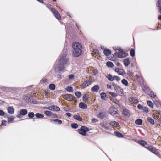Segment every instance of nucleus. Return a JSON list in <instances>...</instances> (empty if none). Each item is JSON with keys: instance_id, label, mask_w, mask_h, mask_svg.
I'll return each instance as SVG.
<instances>
[{"instance_id": "f257e3e1", "label": "nucleus", "mask_w": 161, "mask_h": 161, "mask_svg": "<svg viewBox=\"0 0 161 161\" xmlns=\"http://www.w3.org/2000/svg\"><path fill=\"white\" fill-rule=\"evenodd\" d=\"M73 49V56L75 57H78L82 53L81 45L77 42H75L72 44Z\"/></svg>"}, {"instance_id": "f03ea898", "label": "nucleus", "mask_w": 161, "mask_h": 161, "mask_svg": "<svg viewBox=\"0 0 161 161\" xmlns=\"http://www.w3.org/2000/svg\"><path fill=\"white\" fill-rule=\"evenodd\" d=\"M63 52H64V53L60 56L59 59V62L61 64H66L69 61V59L65 58L67 55V50L65 49L64 50Z\"/></svg>"}, {"instance_id": "7ed1b4c3", "label": "nucleus", "mask_w": 161, "mask_h": 161, "mask_svg": "<svg viewBox=\"0 0 161 161\" xmlns=\"http://www.w3.org/2000/svg\"><path fill=\"white\" fill-rule=\"evenodd\" d=\"M138 143L140 145L144 146V147L147 148V149L150 151H156L155 148L151 146H148L146 142L143 140H139L138 141Z\"/></svg>"}, {"instance_id": "20e7f679", "label": "nucleus", "mask_w": 161, "mask_h": 161, "mask_svg": "<svg viewBox=\"0 0 161 161\" xmlns=\"http://www.w3.org/2000/svg\"><path fill=\"white\" fill-rule=\"evenodd\" d=\"M89 130V128L84 126H82L80 129L78 130L79 133L83 136H85L86 132Z\"/></svg>"}, {"instance_id": "39448f33", "label": "nucleus", "mask_w": 161, "mask_h": 161, "mask_svg": "<svg viewBox=\"0 0 161 161\" xmlns=\"http://www.w3.org/2000/svg\"><path fill=\"white\" fill-rule=\"evenodd\" d=\"M119 51V52L118 53L117 57L119 58H122L126 57L127 56V54L123 50L120 48L118 49Z\"/></svg>"}, {"instance_id": "423d86ee", "label": "nucleus", "mask_w": 161, "mask_h": 161, "mask_svg": "<svg viewBox=\"0 0 161 161\" xmlns=\"http://www.w3.org/2000/svg\"><path fill=\"white\" fill-rule=\"evenodd\" d=\"M109 112L113 116H116L117 114V109L114 107H111L109 109Z\"/></svg>"}, {"instance_id": "0eeeda50", "label": "nucleus", "mask_w": 161, "mask_h": 161, "mask_svg": "<svg viewBox=\"0 0 161 161\" xmlns=\"http://www.w3.org/2000/svg\"><path fill=\"white\" fill-rule=\"evenodd\" d=\"M51 12L53 13L55 17L58 19H61V17L59 13L57 11L55 10L54 8H51Z\"/></svg>"}, {"instance_id": "6e6552de", "label": "nucleus", "mask_w": 161, "mask_h": 161, "mask_svg": "<svg viewBox=\"0 0 161 161\" xmlns=\"http://www.w3.org/2000/svg\"><path fill=\"white\" fill-rule=\"evenodd\" d=\"M64 98L68 101H71L72 100H74L75 97L71 94H67L64 96Z\"/></svg>"}, {"instance_id": "1a4fd4ad", "label": "nucleus", "mask_w": 161, "mask_h": 161, "mask_svg": "<svg viewBox=\"0 0 161 161\" xmlns=\"http://www.w3.org/2000/svg\"><path fill=\"white\" fill-rule=\"evenodd\" d=\"M112 84L115 90L117 92L120 94H122L123 93V90L119 86H118L117 85L115 84L114 83H112Z\"/></svg>"}, {"instance_id": "9d476101", "label": "nucleus", "mask_w": 161, "mask_h": 161, "mask_svg": "<svg viewBox=\"0 0 161 161\" xmlns=\"http://www.w3.org/2000/svg\"><path fill=\"white\" fill-rule=\"evenodd\" d=\"M47 109L53 111H58L60 110V108L54 105L49 107L47 108Z\"/></svg>"}, {"instance_id": "9b49d317", "label": "nucleus", "mask_w": 161, "mask_h": 161, "mask_svg": "<svg viewBox=\"0 0 161 161\" xmlns=\"http://www.w3.org/2000/svg\"><path fill=\"white\" fill-rule=\"evenodd\" d=\"M115 71L120 75H124L125 74V72L124 70L121 69L116 68Z\"/></svg>"}, {"instance_id": "f8f14e48", "label": "nucleus", "mask_w": 161, "mask_h": 161, "mask_svg": "<svg viewBox=\"0 0 161 161\" xmlns=\"http://www.w3.org/2000/svg\"><path fill=\"white\" fill-rule=\"evenodd\" d=\"M156 5L158 9V11L161 14V0H158Z\"/></svg>"}, {"instance_id": "ddd939ff", "label": "nucleus", "mask_w": 161, "mask_h": 161, "mask_svg": "<svg viewBox=\"0 0 161 161\" xmlns=\"http://www.w3.org/2000/svg\"><path fill=\"white\" fill-rule=\"evenodd\" d=\"M107 115L106 113L105 112H100L98 114V117L101 119H103L106 117Z\"/></svg>"}, {"instance_id": "4468645a", "label": "nucleus", "mask_w": 161, "mask_h": 161, "mask_svg": "<svg viewBox=\"0 0 161 161\" xmlns=\"http://www.w3.org/2000/svg\"><path fill=\"white\" fill-rule=\"evenodd\" d=\"M99 88L100 87L98 85H96L92 88L91 90L93 92H97Z\"/></svg>"}, {"instance_id": "2eb2a0df", "label": "nucleus", "mask_w": 161, "mask_h": 161, "mask_svg": "<svg viewBox=\"0 0 161 161\" xmlns=\"http://www.w3.org/2000/svg\"><path fill=\"white\" fill-rule=\"evenodd\" d=\"M27 113V111L26 109H22L20 110L19 114L22 116L26 115Z\"/></svg>"}, {"instance_id": "dca6fc26", "label": "nucleus", "mask_w": 161, "mask_h": 161, "mask_svg": "<svg viewBox=\"0 0 161 161\" xmlns=\"http://www.w3.org/2000/svg\"><path fill=\"white\" fill-rule=\"evenodd\" d=\"M91 84V81L90 80H87L83 83L82 84V86L84 87L87 86Z\"/></svg>"}, {"instance_id": "f3484780", "label": "nucleus", "mask_w": 161, "mask_h": 161, "mask_svg": "<svg viewBox=\"0 0 161 161\" xmlns=\"http://www.w3.org/2000/svg\"><path fill=\"white\" fill-rule=\"evenodd\" d=\"M8 112L10 114H13L14 112V109L12 107H9L7 108Z\"/></svg>"}, {"instance_id": "a211bd4d", "label": "nucleus", "mask_w": 161, "mask_h": 161, "mask_svg": "<svg viewBox=\"0 0 161 161\" xmlns=\"http://www.w3.org/2000/svg\"><path fill=\"white\" fill-rule=\"evenodd\" d=\"M123 114L124 115L127 116L129 114V111L127 109L124 108H123Z\"/></svg>"}, {"instance_id": "6ab92c4d", "label": "nucleus", "mask_w": 161, "mask_h": 161, "mask_svg": "<svg viewBox=\"0 0 161 161\" xmlns=\"http://www.w3.org/2000/svg\"><path fill=\"white\" fill-rule=\"evenodd\" d=\"M106 77L110 81H113L114 80V76H113L112 75L110 74H107Z\"/></svg>"}, {"instance_id": "aec40b11", "label": "nucleus", "mask_w": 161, "mask_h": 161, "mask_svg": "<svg viewBox=\"0 0 161 161\" xmlns=\"http://www.w3.org/2000/svg\"><path fill=\"white\" fill-rule=\"evenodd\" d=\"M110 124L112 126L115 127H118L119 124L116 122L115 121H111L110 123Z\"/></svg>"}, {"instance_id": "412c9836", "label": "nucleus", "mask_w": 161, "mask_h": 161, "mask_svg": "<svg viewBox=\"0 0 161 161\" xmlns=\"http://www.w3.org/2000/svg\"><path fill=\"white\" fill-rule=\"evenodd\" d=\"M79 107L83 109H86L87 108L86 105L84 104L82 102H80L79 104Z\"/></svg>"}, {"instance_id": "4be33fe9", "label": "nucleus", "mask_w": 161, "mask_h": 161, "mask_svg": "<svg viewBox=\"0 0 161 161\" xmlns=\"http://www.w3.org/2000/svg\"><path fill=\"white\" fill-rule=\"evenodd\" d=\"M124 64L125 66H128L130 64V61L129 59H125L124 61Z\"/></svg>"}, {"instance_id": "5701e85b", "label": "nucleus", "mask_w": 161, "mask_h": 161, "mask_svg": "<svg viewBox=\"0 0 161 161\" xmlns=\"http://www.w3.org/2000/svg\"><path fill=\"white\" fill-rule=\"evenodd\" d=\"M103 53L105 55L108 56L110 54L111 52L109 50L107 49L104 50Z\"/></svg>"}, {"instance_id": "b1692460", "label": "nucleus", "mask_w": 161, "mask_h": 161, "mask_svg": "<svg viewBox=\"0 0 161 161\" xmlns=\"http://www.w3.org/2000/svg\"><path fill=\"white\" fill-rule=\"evenodd\" d=\"M74 118L78 120L82 121V118L80 116L77 115H75L73 116Z\"/></svg>"}, {"instance_id": "393cba45", "label": "nucleus", "mask_w": 161, "mask_h": 161, "mask_svg": "<svg viewBox=\"0 0 161 161\" xmlns=\"http://www.w3.org/2000/svg\"><path fill=\"white\" fill-rule=\"evenodd\" d=\"M114 134L118 137L120 138L124 137V136L120 132H114Z\"/></svg>"}, {"instance_id": "a878e982", "label": "nucleus", "mask_w": 161, "mask_h": 161, "mask_svg": "<svg viewBox=\"0 0 161 161\" xmlns=\"http://www.w3.org/2000/svg\"><path fill=\"white\" fill-rule=\"evenodd\" d=\"M44 114L47 116H50L53 115V114L52 112L48 110L45 111L44 112Z\"/></svg>"}, {"instance_id": "bb28decb", "label": "nucleus", "mask_w": 161, "mask_h": 161, "mask_svg": "<svg viewBox=\"0 0 161 161\" xmlns=\"http://www.w3.org/2000/svg\"><path fill=\"white\" fill-rule=\"evenodd\" d=\"M142 121L140 119H138L135 121V123L138 125H141L142 124Z\"/></svg>"}, {"instance_id": "cd10ccee", "label": "nucleus", "mask_w": 161, "mask_h": 161, "mask_svg": "<svg viewBox=\"0 0 161 161\" xmlns=\"http://www.w3.org/2000/svg\"><path fill=\"white\" fill-rule=\"evenodd\" d=\"M35 116V114L33 112H29L28 113V116L30 119H32Z\"/></svg>"}, {"instance_id": "c85d7f7f", "label": "nucleus", "mask_w": 161, "mask_h": 161, "mask_svg": "<svg viewBox=\"0 0 161 161\" xmlns=\"http://www.w3.org/2000/svg\"><path fill=\"white\" fill-rule=\"evenodd\" d=\"M147 120L152 125H154V122L153 119L150 117H148L147 118Z\"/></svg>"}, {"instance_id": "c756f323", "label": "nucleus", "mask_w": 161, "mask_h": 161, "mask_svg": "<svg viewBox=\"0 0 161 161\" xmlns=\"http://www.w3.org/2000/svg\"><path fill=\"white\" fill-rule=\"evenodd\" d=\"M66 90L69 92H72L73 91V88L71 86H68L65 88Z\"/></svg>"}, {"instance_id": "7c9ffc66", "label": "nucleus", "mask_w": 161, "mask_h": 161, "mask_svg": "<svg viewBox=\"0 0 161 161\" xmlns=\"http://www.w3.org/2000/svg\"><path fill=\"white\" fill-rule=\"evenodd\" d=\"M88 96L86 94H85L83 97V101L84 102H87L88 100Z\"/></svg>"}, {"instance_id": "2f4dec72", "label": "nucleus", "mask_w": 161, "mask_h": 161, "mask_svg": "<svg viewBox=\"0 0 161 161\" xmlns=\"http://www.w3.org/2000/svg\"><path fill=\"white\" fill-rule=\"evenodd\" d=\"M121 82L126 86H128L129 84L128 81L125 79H122L121 80Z\"/></svg>"}, {"instance_id": "473e14b6", "label": "nucleus", "mask_w": 161, "mask_h": 161, "mask_svg": "<svg viewBox=\"0 0 161 161\" xmlns=\"http://www.w3.org/2000/svg\"><path fill=\"white\" fill-rule=\"evenodd\" d=\"M36 117L38 118H42L44 117V115L39 113H36L35 114Z\"/></svg>"}, {"instance_id": "72a5a7b5", "label": "nucleus", "mask_w": 161, "mask_h": 161, "mask_svg": "<svg viewBox=\"0 0 161 161\" xmlns=\"http://www.w3.org/2000/svg\"><path fill=\"white\" fill-rule=\"evenodd\" d=\"M49 87L50 89L53 90L55 89V86L54 84H51L49 85Z\"/></svg>"}, {"instance_id": "f704fd0d", "label": "nucleus", "mask_w": 161, "mask_h": 161, "mask_svg": "<svg viewBox=\"0 0 161 161\" xmlns=\"http://www.w3.org/2000/svg\"><path fill=\"white\" fill-rule=\"evenodd\" d=\"M52 121H53L55 122L57 124L60 125L62 123V121L61 120L56 119L54 120H53Z\"/></svg>"}, {"instance_id": "c9c22d12", "label": "nucleus", "mask_w": 161, "mask_h": 161, "mask_svg": "<svg viewBox=\"0 0 161 161\" xmlns=\"http://www.w3.org/2000/svg\"><path fill=\"white\" fill-rule=\"evenodd\" d=\"M107 65L109 67H112L114 66L113 64L111 62H108L106 63Z\"/></svg>"}, {"instance_id": "e433bc0d", "label": "nucleus", "mask_w": 161, "mask_h": 161, "mask_svg": "<svg viewBox=\"0 0 161 161\" xmlns=\"http://www.w3.org/2000/svg\"><path fill=\"white\" fill-rule=\"evenodd\" d=\"M130 101L134 104L138 102V101L135 98H132L131 99Z\"/></svg>"}, {"instance_id": "4c0bfd02", "label": "nucleus", "mask_w": 161, "mask_h": 161, "mask_svg": "<svg viewBox=\"0 0 161 161\" xmlns=\"http://www.w3.org/2000/svg\"><path fill=\"white\" fill-rule=\"evenodd\" d=\"M147 104L148 105L152 108H153V104L152 102L150 101H147Z\"/></svg>"}, {"instance_id": "58836bf2", "label": "nucleus", "mask_w": 161, "mask_h": 161, "mask_svg": "<svg viewBox=\"0 0 161 161\" xmlns=\"http://www.w3.org/2000/svg\"><path fill=\"white\" fill-rule=\"evenodd\" d=\"M101 97L103 99L105 100L106 97V94L104 93H102L100 94Z\"/></svg>"}, {"instance_id": "ea45409f", "label": "nucleus", "mask_w": 161, "mask_h": 161, "mask_svg": "<svg viewBox=\"0 0 161 161\" xmlns=\"http://www.w3.org/2000/svg\"><path fill=\"white\" fill-rule=\"evenodd\" d=\"M75 95L78 98H80V96L81 95V92L78 91H77L75 92Z\"/></svg>"}, {"instance_id": "a19ab883", "label": "nucleus", "mask_w": 161, "mask_h": 161, "mask_svg": "<svg viewBox=\"0 0 161 161\" xmlns=\"http://www.w3.org/2000/svg\"><path fill=\"white\" fill-rule=\"evenodd\" d=\"M130 55L132 57H133L135 56V51L133 49H131L130 52Z\"/></svg>"}, {"instance_id": "79ce46f5", "label": "nucleus", "mask_w": 161, "mask_h": 161, "mask_svg": "<svg viewBox=\"0 0 161 161\" xmlns=\"http://www.w3.org/2000/svg\"><path fill=\"white\" fill-rule=\"evenodd\" d=\"M109 93L113 97H116L117 95L115 93L113 92H109Z\"/></svg>"}, {"instance_id": "37998d69", "label": "nucleus", "mask_w": 161, "mask_h": 161, "mask_svg": "<svg viewBox=\"0 0 161 161\" xmlns=\"http://www.w3.org/2000/svg\"><path fill=\"white\" fill-rule=\"evenodd\" d=\"M78 125L77 124L74 123L72 124L71 127L73 128H76L78 127Z\"/></svg>"}, {"instance_id": "c03bdc74", "label": "nucleus", "mask_w": 161, "mask_h": 161, "mask_svg": "<svg viewBox=\"0 0 161 161\" xmlns=\"http://www.w3.org/2000/svg\"><path fill=\"white\" fill-rule=\"evenodd\" d=\"M113 102H114L115 103L117 104L118 106H120L121 105V103H120L117 100H114Z\"/></svg>"}, {"instance_id": "a18cd8bd", "label": "nucleus", "mask_w": 161, "mask_h": 161, "mask_svg": "<svg viewBox=\"0 0 161 161\" xmlns=\"http://www.w3.org/2000/svg\"><path fill=\"white\" fill-rule=\"evenodd\" d=\"M153 153L157 155L160 158H161V155H160L159 152H152Z\"/></svg>"}, {"instance_id": "49530a36", "label": "nucleus", "mask_w": 161, "mask_h": 161, "mask_svg": "<svg viewBox=\"0 0 161 161\" xmlns=\"http://www.w3.org/2000/svg\"><path fill=\"white\" fill-rule=\"evenodd\" d=\"M142 110L144 112L147 113L148 112V109L147 107H143Z\"/></svg>"}, {"instance_id": "de8ad7c7", "label": "nucleus", "mask_w": 161, "mask_h": 161, "mask_svg": "<svg viewBox=\"0 0 161 161\" xmlns=\"http://www.w3.org/2000/svg\"><path fill=\"white\" fill-rule=\"evenodd\" d=\"M93 73L94 75H96L98 74V70L97 69H95L93 70Z\"/></svg>"}, {"instance_id": "09e8293b", "label": "nucleus", "mask_w": 161, "mask_h": 161, "mask_svg": "<svg viewBox=\"0 0 161 161\" xmlns=\"http://www.w3.org/2000/svg\"><path fill=\"white\" fill-rule=\"evenodd\" d=\"M114 79L116 80L117 81H119L120 80V78L117 76H114Z\"/></svg>"}, {"instance_id": "8fccbe9b", "label": "nucleus", "mask_w": 161, "mask_h": 161, "mask_svg": "<svg viewBox=\"0 0 161 161\" xmlns=\"http://www.w3.org/2000/svg\"><path fill=\"white\" fill-rule=\"evenodd\" d=\"M127 74L128 75L130 76H132L133 75V72L130 71H128Z\"/></svg>"}, {"instance_id": "3c124183", "label": "nucleus", "mask_w": 161, "mask_h": 161, "mask_svg": "<svg viewBox=\"0 0 161 161\" xmlns=\"http://www.w3.org/2000/svg\"><path fill=\"white\" fill-rule=\"evenodd\" d=\"M150 95L152 98H155L156 96V95H155L154 93H153V92H151L150 94Z\"/></svg>"}, {"instance_id": "603ef678", "label": "nucleus", "mask_w": 161, "mask_h": 161, "mask_svg": "<svg viewBox=\"0 0 161 161\" xmlns=\"http://www.w3.org/2000/svg\"><path fill=\"white\" fill-rule=\"evenodd\" d=\"M14 117H12V118H8V122H11L13 121L14 119Z\"/></svg>"}, {"instance_id": "864d4df0", "label": "nucleus", "mask_w": 161, "mask_h": 161, "mask_svg": "<svg viewBox=\"0 0 161 161\" xmlns=\"http://www.w3.org/2000/svg\"><path fill=\"white\" fill-rule=\"evenodd\" d=\"M93 52L97 55L99 54V51H98L96 49H94L93 50Z\"/></svg>"}, {"instance_id": "5fc2aeb1", "label": "nucleus", "mask_w": 161, "mask_h": 161, "mask_svg": "<svg viewBox=\"0 0 161 161\" xmlns=\"http://www.w3.org/2000/svg\"><path fill=\"white\" fill-rule=\"evenodd\" d=\"M5 115L4 112L2 110H0V116H3Z\"/></svg>"}, {"instance_id": "6e6d98bb", "label": "nucleus", "mask_w": 161, "mask_h": 161, "mask_svg": "<svg viewBox=\"0 0 161 161\" xmlns=\"http://www.w3.org/2000/svg\"><path fill=\"white\" fill-rule=\"evenodd\" d=\"M74 75L73 74H71L69 76V78L70 80H72L74 79Z\"/></svg>"}, {"instance_id": "4d7b16f0", "label": "nucleus", "mask_w": 161, "mask_h": 161, "mask_svg": "<svg viewBox=\"0 0 161 161\" xmlns=\"http://www.w3.org/2000/svg\"><path fill=\"white\" fill-rule=\"evenodd\" d=\"M143 107V106L142 105H141L140 104H138L137 106V107H138V108L139 109H142V110Z\"/></svg>"}, {"instance_id": "13d9d810", "label": "nucleus", "mask_w": 161, "mask_h": 161, "mask_svg": "<svg viewBox=\"0 0 161 161\" xmlns=\"http://www.w3.org/2000/svg\"><path fill=\"white\" fill-rule=\"evenodd\" d=\"M6 121L4 120H3L2 121V122L1 123V125H6Z\"/></svg>"}, {"instance_id": "bf43d9fd", "label": "nucleus", "mask_w": 161, "mask_h": 161, "mask_svg": "<svg viewBox=\"0 0 161 161\" xmlns=\"http://www.w3.org/2000/svg\"><path fill=\"white\" fill-rule=\"evenodd\" d=\"M97 121H98V120L96 119H95V118H93L92 120V122L93 123H96L97 122Z\"/></svg>"}, {"instance_id": "052dcab7", "label": "nucleus", "mask_w": 161, "mask_h": 161, "mask_svg": "<svg viewBox=\"0 0 161 161\" xmlns=\"http://www.w3.org/2000/svg\"><path fill=\"white\" fill-rule=\"evenodd\" d=\"M66 115L69 117H70L71 116V114L69 113H67Z\"/></svg>"}, {"instance_id": "680f3d73", "label": "nucleus", "mask_w": 161, "mask_h": 161, "mask_svg": "<svg viewBox=\"0 0 161 161\" xmlns=\"http://www.w3.org/2000/svg\"><path fill=\"white\" fill-rule=\"evenodd\" d=\"M107 88H108L110 89V88H111V86L109 84H107Z\"/></svg>"}, {"instance_id": "e2e57ef3", "label": "nucleus", "mask_w": 161, "mask_h": 161, "mask_svg": "<svg viewBox=\"0 0 161 161\" xmlns=\"http://www.w3.org/2000/svg\"><path fill=\"white\" fill-rule=\"evenodd\" d=\"M43 82H46L47 81V80L46 79H43L42 80Z\"/></svg>"}, {"instance_id": "0e129e2a", "label": "nucleus", "mask_w": 161, "mask_h": 161, "mask_svg": "<svg viewBox=\"0 0 161 161\" xmlns=\"http://www.w3.org/2000/svg\"><path fill=\"white\" fill-rule=\"evenodd\" d=\"M158 18L159 19L161 20V15H159L158 16Z\"/></svg>"}, {"instance_id": "69168bd1", "label": "nucleus", "mask_w": 161, "mask_h": 161, "mask_svg": "<svg viewBox=\"0 0 161 161\" xmlns=\"http://www.w3.org/2000/svg\"><path fill=\"white\" fill-rule=\"evenodd\" d=\"M17 117L19 118H21V115L20 114H18L17 116Z\"/></svg>"}, {"instance_id": "338daca9", "label": "nucleus", "mask_w": 161, "mask_h": 161, "mask_svg": "<svg viewBox=\"0 0 161 161\" xmlns=\"http://www.w3.org/2000/svg\"><path fill=\"white\" fill-rule=\"evenodd\" d=\"M116 65L117 66H119L120 65V63L119 62H118L117 63Z\"/></svg>"}, {"instance_id": "774afa93", "label": "nucleus", "mask_w": 161, "mask_h": 161, "mask_svg": "<svg viewBox=\"0 0 161 161\" xmlns=\"http://www.w3.org/2000/svg\"><path fill=\"white\" fill-rule=\"evenodd\" d=\"M64 69V68L63 67V68L62 67V68H60H60H59V70H63Z\"/></svg>"}]
</instances>
